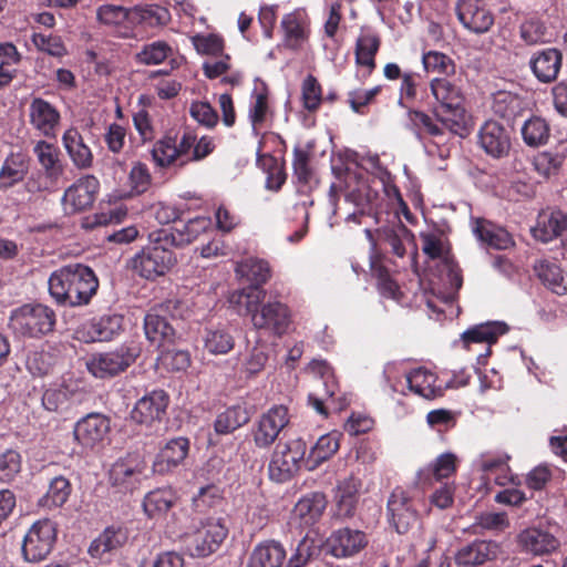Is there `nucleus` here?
I'll list each match as a JSON object with an SVG mask.
<instances>
[{
  "label": "nucleus",
  "mask_w": 567,
  "mask_h": 567,
  "mask_svg": "<svg viewBox=\"0 0 567 567\" xmlns=\"http://www.w3.org/2000/svg\"><path fill=\"white\" fill-rule=\"evenodd\" d=\"M455 12L468 32L484 34L494 25L495 17L485 0H457Z\"/></svg>",
  "instance_id": "12"
},
{
  "label": "nucleus",
  "mask_w": 567,
  "mask_h": 567,
  "mask_svg": "<svg viewBox=\"0 0 567 567\" xmlns=\"http://www.w3.org/2000/svg\"><path fill=\"white\" fill-rule=\"evenodd\" d=\"M264 298L265 290L248 288L233 292L229 302L238 307L239 315L250 316L255 329L282 336L290 324V311L280 301L261 303Z\"/></svg>",
  "instance_id": "1"
},
{
  "label": "nucleus",
  "mask_w": 567,
  "mask_h": 567,
  "mask_svg": "<svg viewBox=\"0 0 567 567\" xmlns=\"http://www.w3.org/2000/svg\"><path fill=\"white\" fill-rule=\"evenodd\" d=\"M189 441L184 436L169 440L153 463V472L164 475L174 471L186 458Z\"/></svg>",
  "instance_id": "24"
},
{
  "label": "nucleus",
  "mask_w": 567,
  "mask_h": 567,
  "mask_svg": "<svg viewBox=\"0 0 567 567\" xmlns=\"http://www.w3.org/2000/svg\"><path fill=\"white\" fill-rule=\"evenodd\" d=\"M406 125L420 141L422 140L423 133L434 137L443 134V128L439 126L430 115L417 110H408Z\"/></svg>",
  "instance_id": "50"
},
{
  "label": "nucleus",
  "mask_w": 567,
  "mask_h": 567,
  "mask_svg": "<svg viewBox=\"0 0 567 567\" xmlns=\"http://www.w3.org/2000/svg\"><path fill=\"white\" fill-rule=\"evenodd\" d=\"M56 540L55 523L45 518L32 524L23 537L21 550L28 563H39L52 551Z\"/></svg>",
  "instance_id": "9"
},
{
  "label": "nucleus",
  "mask_w": 567,
  "mask_h": 567,
  "mask_svg": "<svg viewBox=\"0 0 567 567\" xmlns=\"http://www.w3.org/2000/svg\"><path fill=\"white\" fill-rule=\"evenodd\" d=\"M509 527V519L505 512H484L475 516L472 525L473 533L480 534L484 530L503 532Z\"/></svg>",
  "instance_id": "53"
},
{
  "label": "nucleus",
  "mask_w": 567,
  "mask_h": 567,
  "mask_svg": "<svg viewBox=\"0 0 567 567\" xmlns=\"http://www.w3.org/2000/svg\"><path fill=\"white\" fill-rule=\"evenodd\" d=\"M520 132L524 142L533 147L545 144L549 137V127L546 121L538 116L526 120Z\"/></svg>",
  "instance_id": "51"
},
{
  "label": "nucleus",
  "mask_w": 567,
  "mask_h": 567,
  "mask_svg": "<svg viewBox=\"0 0 567 567\" xmlns=\"http://www.w3.org/2000/svg\"><path fill=\"white\" fill-rule=\"evenodd\" d=\"M32 43L39 51L54 58H62L68 54L66 47L59 35L33 33Z\"/></svg>",
  "instance_id": "57"
},
{
  "label": "nucleus",
  "mask_w": 567,
  "mask_h": 567,
  "mask_svg": "<svg viewBox=\"0 0 567 567\" xmlns=\"http://www.w3.org/2000/svg\"><path fill=\"white\" fill-rule=\"evenodd\" d=\"M29 123L47 138L56 136L61 114L56 106L42 97H33L28 109Z\"/></svg>",
  "instance_id": "17"
},
{
  "label": "nucleus",
  "mask_w": 567,
  "mask_h": 567,
  "mask_svg": "<svg viewBox=\"0 0 567 567\" xmlns=\"http://www.w3.org/2000/svg\"><path fill=\"white\" fill-rule=\"evenodd\" d=\"M285 34V44L297 49L306 40L305 18L301 12L295 11L286 14L281 20Z\"/></svg>",
  "instance_id": "47"
},
{
  "label": "nucleus",
  "mask_w": 567,
  "mask_h": 567,
  "mask_svg": "<svg viewBox=\"0 0 567 567\" xmlns=\"http://www.w3.org/2000/svg\"><path fill=\"white\" fill-rule=\"evenodd\" d=\"M517 544L522 551L533 556H545L555 553L560 542L551 533L529 527L517 535Z\"/></svg>",
  "instance_id": "23"
},
{
  "label": "nucleus",
  "mask_w": 567,
  "mask_h": 567,
  "mask_svg": "<svg viewBox=\"0 0 567 567\" xmlns=\"http://www.w3.org/2000/svg\"><path fill=\"white\" fill-rule=\"evenodd\" d=\"M62 143L74 166L80 169L90 168L92 166V151L84 143L82 135L76 128H68L62 136Z\"/></svg>",
  "instance_id": "32"
},
{
  "label": "nucleus",
  "mask_w": 567,
  "mask_h": 567,
  "mask_svg": "<svg viewBox=\"0 0 567 567\" xmlns=\"http://www.w3.org/2000/svg\"><path fill=\"white\" fill-rule=\"evenodd\" d=\"M204 348L212 354H226L235 346V339L226 327L207 328L203 334Z\"/></svg>",
  "instance_id": "45"
},
{
  "label": "nucleus",
  "mask_w": 567,
  "mask_h": 567,
  "mask_svg": "<svg viewBox=\"0 0 567 567\" xmlns=\"http://www.w3.org/2000/svg\"><path fill=\"white\" fill-rule=\"evenodd\" d=\"M270 348L267 343L257 341L249 350L244 363V369L249 375L259 373L269 359Z\"/></svg>",
  "instance_id": "58"
},
{
  "label": "nucleus",
  "mask_w": 567,
  "mask_h": 567,
  "mask_svg": "<svg viewBox=\"0 0 567 567\" xmlns=\"http://www.w3.org/2000/svg\"><path fill=\"white\" fill-rule=\"evenodd\" d=\"M30 169V158L22 153H11L0 168V189L7 190L25 179Z\"/></svg>",
  "instance_id": "30"
},
{
  "label": "nucleus",
  "mask_w": 567,
  "mask_h": 567,
  "mask_svg": "<svg viewBox=\"0 0 567 567\" xmlns=\"http://www.w3.org/2000/svg\"><path fill=\"white\" fill-rule=\"evenodd\" d=\"M176 495L172 489H155L150 492L143 502L145 513L150 517L165 514L175 503Z\"/></svg>",
  "instance_id": "49"
},
{
  "label": "nucleus",
  "mask_w": 567,
  "mask_h": 567,
  "mask_svg": "<svg viewBox=\"0 0 567 567\" xmlns=\"http://www.w3.org/2000/svg\"><path fill=\"white\" fill-rule=\"evenodd\" d=\"M368 540L365 534L358 529L341 528L332 533L328 544L337 558L350 557L359 553Z\"/></svg>",
  "instance_id": "25"
},
{
  "label": "nucleus",
  "mask_w": 567,
  "mask_h": 567,
  "mask_svg": "<svg viewBox=\"0 0 567 567\" xmlns=\"http://www.w3.org/2000/svg\"><path fill=\"white\" fill-rule=\"evenodd\" d=\"M327 507V498L320 492H313L301 497L295 506L293 513L301 524L313 525L322 516Z\"/></svg>",
  "instance_id": "36"
},
{
  "label": "nucleus",
  "mask_w": 567,
  "mask_h": 567,
  "mask_svg": "<svg viewBox=\"0 0 567 567\" xmlns=\"http://www.w3.org/2000/svg\"><path fill=\"white\" fill-rule=\"evenodd\" d=\"M21 470V456L14 450L0 454V481L10 482Z\"/></svg>",
  "instance_id": "63"
},
{
  "label": "nucleus",
  "mask_w": 567,
  "mask_h": 567,
  "mask_svg": "<svg viewBox=\"0 0 567 567\" xmlns=\"http://www.w3.org/2000/svg\"><path fill=\"white\" fill-rule=\"evenodd\" d=\"M169 396L164 390H153L142 396L131 411V420L137 424L152 426L161 422L166 413Z\"/></svg>",
  "instance_id": "18"
},
{
  "label": "nucleus",
  "mask_w": 567,
  "mask_h": 567,
  "mask_svg": "<svg viewBox=\"0 0 567 567\" xmlns=\"http://www.w3.org/2000/svg\"><path fill=\"white\" fill-rule=\"evenodd\" d=\"M171 54V45L158 40L144 44L141 51L136 53V61L144 65H156L164 62Z\"/></svg>",
  "instance_id": "54"
},
{
  "label": "nucleus",
  "mask_w": 567,
  "mask_h": 567,
  "mask_svg": "<svg viewBox=\"0 0 567 567\" xmlns=\"http://www.w3.org/2000/svg\"><path fill=\"white\" fill-rule=\"evenodd\" d=\"M534 270L543 284L553 292L557 295L567 292L565 277L556 262L546 259L539 260L535 264Z\"/></svg>",
  "instance_id": "43"
},
{
  "label": "nucleus",
  "mask_w": 567,
  "mask_h": 567,
  "mask_svg": "<svg viewBox=\"0 0 567 567\" xmlns=\"http://www.w3.org/2000/svg\"><path fill=\"white\" fill-rule=\"evenodd\" d=\"M422 240V250L431 259H440L443 262V269L446 271L449 280V298L454 295L462 287L463 279L458 267L449 258L447 250L443 237L435 231L422 233L420 235Z\"/></svg>",
  "instance_id": "13"
},
{
  "label": "nucleus",
  "mask_w": 567,
  "mask_h": 567,
  "mask_svg": "<svg viewBox=\"0 0 567 567\" xmlns=\"http://www.w3.org/2000/svg\"><path fill=\"white\" fill-rule=\"evenodd\" d=\"M25 367L32 375H45L52 367V357L43 350H32L27 355Z\"/></svg>",
  "instance_id": "62"
},
{
  "label": "nucleus",
  "mask_w": 567,
  "mask_h": 567,
  "mask_svg": "<svg viewBox=\"0 0 567 567\" xmlns=\"http://www.w3.org/2000/svg\"><path fill=\"white\" fill-rule=\"evenodd\" d=\"M478 144L493 158H503L511 150V137L506 128L495 121L485 122L478 132Z\"/></svg>",
  "instance_id": "20"
},
{
  "label": "nucleus",
  "mask_w": 567,
  "mask_h": 567,
  "mask_svg": "<svg viewBox=\"0 0 567 567\" xmlns=\"http://www.w3.org/2000/svg\"><path fill=\"white\" fill-rule=\"evenodd\" d=\"M567 227V217L560 210L542 213L532 228L533 237L542 243H549L559 237Z\"/></svg>",
  "instance_id": "31"
},
{
  "label": "nucleus",
  "mask_w": 567,
  "mask_h": 567,
  "mask_svg": "<svg viewBox=\"0 0 567 567\" xmlns=\"http://www.w3.org/2000/svg\"><path fill=\"white\" fill-rule=\"evenodd\" d=\"M306 452L307 444L301 439L278 443L268 466L270 478L278 483L290 480L301 463H306Z\"/></svg>",
  "instance_id": "8"
},
{
  "label": "nucleus",
  "mask_w": 567,
  "mask_h": 567,
  "mask_svg": "<svg viewBox=\"0 0 567 567\" xmlns=\"http://www.w3.org/2000/svg\"><path fill=\"white\" fill-rule=\"evenodd\" d=\"M286 558L282 545L275 540L258 544L251 551L247 567H281Z\"/></svg>",
  "instance_id": "34"
},
{
  "label": "nucleus",
  "mask_w": 567,
  "mask_h": 567,
  "mask_svg": "<svg viewBox=\"0 0 567 567\" xmlns=\"http://www.w3.org/2000/svg\"><path fill=\"white\" fill-rule=\"evenodd\" d=\"M388 520L390 526L400 535L406 534L419 519L417 512L409 494L395 488L386 504Z\"/></svg>",
  "instance_id": "14"
},
{
  "label": "nucleus",
  "mask_w": 567,
  "mask_h": 567,
  "mask_svg": "<svg viewBox=\"0 0 567 567\" xmlns=\"http://www.w3.org/2000/svg\"><path fill=\"white\" fill-rule=\"evenodd\" d=\"M49 291L62 306L87 305L99 288L93 270L82 264H72L54 271L49 278Z\"/></svg>",
  "instance_id": "2"
},
{
  "label": "nucleus",
  "mask_w": 567,
  "mask_h": 567,
  "mask_svg": "<svg viewBox=\"0 0 567 567\" xmlns=\"http://www.w3.org/2000/svg\"><path fill=\"white\" fill-rule=\"evenodd\" d=\"M289 413L285 405H275L262 413L254 423L251 434L258 449H269L289 424Z\"/></svg>",
  "instance_id": "10"
},
{
  "label": "nucleus",
  "mask_w": 567,
  "mask_h": 567,
  "mask_svg": "<svg viewBox=\"0 0 567 567\" xmlns=\"http://www.w3.org/2000/svg\"><path fill=\"white\" fill-rule=\"evenodd\" d=\"M318 546L315 539L305 536L296 548V551L289 558L286 567H303L309 559L316 554Z\"/></svg>",
  "instance_id": "64"
},
{
  "label": "nucleus",
  "mask_w": 567,
  "mask_h": 567,
  "mask_svg": "<svg viewBox=\"0 0 567 567\" xmlns=\"http://www.w3.org/2000/svg\"><path fill=\"white\" fill-rule=\"evenodd\" d=\"M140 353L141 347L136 342H126L112 351L92 354L86 361V368L95 378H112L132 365Z\"/></svg>",
  "instance_id": "7"
},
{
  "label": "nucleus",
  "mask_w": 567,
  "mask_h": 567,
  "mask_svg": "<svg viewBox=\"0 0 567 567\" xmlns=\"http://www.w3.org/2000/svg\"><path fill=\"white\" fill-rule=\"evenodd\" d=\"M271 116L272 110L269 103L268 86L262 80L256 78L248 105V120L251 124L252 132L258 135L259 131L266 126V123Z\"/></svg>",
  "instance_id": "22"
},
{
  "label": "nucleus",
  "mask_w": 567,
  "mask_h": 567,
  "mask_svg": "<svg viewBox=\"0 0 567 567\" xmlns=\"http://www.w3.org/2000/svg\"><path fill=\"white\" fill-rule=\"evenodd\" d=\"M430 90L436 102L433 110L436 120L451 132L457 133L464 123L461 87L450 78H435L430 82Z\"/></svg>",
  "instance_id": "4"
},
{
  "label": "nucleus",
  "mask_w": 567,
  "mask_h": 567,
  "mask_svg": "<svg viewBox=\"0 0 567 567\" xmlns=\"http://www.w3.org/2000/svg\"><path fill=\"white\" fill-rule=\"evenodd\" d=\"M422 64L427 73H437L450 78L455 73V63L443 52L427 51L422 54Z\"/></svg>",
  "instance_id": "52"
},
{
  "label": "nucleus",
  "mask_w": 567,
  "mask_h": 567,
  "mask_svg": "<svg viewBox=\"0 0 567 567\" xmlns=\"http://www.w3.org/2000/svg\"><path fill=\"white\" fill-rule=\"evenodd\" d=\"M123 317L104 315L86 324L85 342H103L112 340L122 330Z\"/></svg>",
  "instance_id": "33"
},
{
  "label": "nucleus",
  "mask_w": 567,
  "mask_h": 567,
  "mask_svg": "<svg viewBox=\"0 0 567 567\" xmlns=\"http://www.w3.org/2000/svg\"><path fill=\"white\" fill-rule=\"evenodd\" d=\"M60 176L50 174L44 169H38L31 173L24 182V189L29 194H38L44 192H52Z\"/></svg>",
  "instance_id": "56"
},
{
  "label": "nucleus",
  "mask_w": 567,
  "mask_h": 567,
  "mask_svg": "<svg viewBox=\"0 0 567 567\" xmlns=\"http://www.w3.org/2000/svg\"><path fill=\"white\" fill-rule=\"evenodd\" d=\"M56 317L54 311L42 303H27L12 311L10 324L22 336L39 338L53 331Z\"/></svg>",
  "instance_id": "6"
},
{
  "label": "nucleus",
  "mask_w": 567,
  "mask_h": 567,
  "mask_svg": "<svg viewBox=\"0 0 567 567\" xmlns=\"http://www.w3.org/2000/svg\"><path fill=\"white\" fill-rule=\"evenodd\" d=\"M473 233L477 240L489 248L502 250L513 245V239L505 229L485 219H476L474 221Z\"/></svg>",
  "instance_id": "35"
},
{
  "label": "nucleus",
  "mask_w": 567,
  "mask_h": 567,
  "mask_svg": "<svg viewBox=\"0 0 567 567\" xmlns=\"http://www.w3.org/2000/svg\"><path fill=\"white\" fill-rule=\"evenodd\" d=\"M175 247V233L165 228L153 230L148 234V244L132 258V268L147 280L164 276L177 261Z\"/></svg>",
  "instance_id": "3"
},
{
  "label": "nucleus",
  "mask_w": 567,
  "mask_h": 567,
  "mask_svg": "<svg viewBox=\"0 0 567 567\" xmlns=\"http://www.w3.org/2000/svg\"><path fill=\"white\" fill-rule=\"evenodd\" d=\"M194 48L199 54L217 58L223 54V39L216 34H196L192 38Z\"/></svg>",
  "instance_id": "61"
},
{
  "label": "nucleus",
  "mask_w": 567,
  "mask_h": 567,
  "mask_svg": "<svg viewBox=\"0 0 567 567\" xmlns=\"http://www.w3.org/2000/svg\"><path fill=\"white\" fill-rule=\"evenodd\" d=\"M235 271L239 277L246 278L251 284L250 288L255 289L270 278L268 262L258 258H247L237 262Z\"/></svg>",
  "instance_id": "42"
},
{
  "label": "nucleus",
  "mask_w": 567,
  "mask_h": 567,
  "mask_svg": "<svg viewBox=\"0 0 567 567\" xmlns=\"http://www.w3.org/2000/svg\"><path fill=\"white\" fill-rule=\"evenodd\" d=\"M360 485V481L353 476L338 483L334 495L338 516L350 517L353 515Z\"/></svg>",
  "instance_id": "38"
},
{
  "label": "nucleus",
  "mask_w": 567,
  "mask_h": 567,
  "mask_svg": "<svg viewBox=\"0 0 567 567\" xmlns=\"http://www.w3.org/2000/svg\"><path fill=\"white\" fill-rule=\"evenodd\" d=\"M152 158L155 165L161 168L169 167L176 163L179 164L175 141L171 137L157 141L152 148Z\"/></svg>",
  "instance_id": "55"
},
{
  "label": "nucleus",
  "mask_w": 567,
  "mask_h": 567,
  "mask_svg": "<svg viewBox=\"0 0 567 567\" xmlns=\"http://www.w3.org/2000/svg\"><path fill=\"white\" fill-rule=\"evenodd\" d=\"M528 64L538 82L549 84L558 78L563 65V54L555 48L538 50L533 53Z\"/></svg>",
  "instance_id": "21"
},
{
  "label": "nucleus",
  "mask_w": 567,
  "mask_h": 567,
  "mask_svg": "<svg viewBox=\"0 0 567 567\" xmlns=\"http://www.w3.org/2000/svg\"><path fill=\"white\" fill-rule=\"evenodd\" d=\"M340 446V433L330 432L321 435L316 444L311 447L306 465L309 470H313L324 461L333 456Z\"/></svg>",
  "instance_id": "40"
},
{
  "label": "nucleus",
  "mask_w": 567,
  "mask_h": 567,
  "mask_svg": "<svg viewBox=\"0 0 567 567\" xmlns=\"http://www.w3.org/2000/svg\"><path fill=\"white\" fill-rule=\"evenodd\" d=\"M96 19L105 25H120L126 20L131 21V9L116 4H102L96 9Z\"/></svg>",
  "instance_id": "59"
},
{
  "label": "nucleus",
  "mask_w": 567,
  "mask_h": 567,
  "mask_svg": "<svg viewBox=\"0 0 567 567\" xmlns=\"http://www.w3.org/2000/svg\"><path fill=\"white\" fill-rule=\"evenodd\" d=\"M498 545L491 540H474L461 547L455 554L458 566H480L497 557Z\"/></svg>",
  "instance_id": "27"
},
{
  "label": "nucleus",
  "mask_w": 567,
  "mask_h": 567,
  "mask_svg": "<svg viewBox=\"0 0 567 567\" xmlns=\"http://www.w3.org/2000/svg\"><path fill=\"white\" fill-rule=\"evenodd\" d=\"M178 302L168 300L167 302L154 308L144 319V331L147 340L163 352H168V347L174 342L177 321Z\"/></svg>",
  "instance_id": "5"
},
{
  "label": "nucleus",
  "mask_w": 567,
  "mask_h": 567,
  "mask_svg": "<svg viewBox=\"0 0 567 567\" xmlns=\"http://www.w3.org/2000/svg\"><path fill=\"white\" fill-rule=\"evenodd\" d=\"M249 419V412L245 406L235 405L217 415L214 427L218 434H229L245 425Z\"/></svg>",
  "instance_id": "46"
},
{
  "label": "nucleus",
  "mask_w": 567,
  "mask_h": 567,
  "mask_svg": "<svg viewBox=\"0 0 567 567\" xmlns=\"http://www.w3.org/2000/svg\"><path fill=\"white\" fill-rule=\"evenodd\" d=\"M228 534L223 518L208 517L200 523L192 540V555L205 557L216 551Z\"/></svg>",
  "instance_id": "15"
},
{
  "label": "nucleus",
  "mask_w": 567,
  "mask_h": 567,
  "mask_svg": "<svg viewBox=\"0 0 567 567\" xmlns=\"http://www.w3.org/2000/svg\"><path fill=\"white\" fill-rule=\"evenodd\" d=\"M148 477L146 462L140 455H127L117 460L109 472V480L118 492H128Z\"/></svg>",
  "instance_id": "11"
},
{
  "label": "nucleus",
  "mask_w": 567,
  "mask_h": 567,
  "mask_svg": "<svg viewBox=\"0 0 567 567\" xmlns=\"http://www.w3.org/2000/svg\"><path fill=\"white\" fill-rule=\"evenodd\" d=\"M404 377L409 391L423 399L433 400L443 395L444 389L437 383V377L425 368L413 369Z\"/></svg>",
  "instance_id": "26"
},
{
  "label": "nucleus",
  "mask_w": 567,
  "mask_h": 567,
  "mask_svg": "<svg viewBox=\"0 0 567 567\" xmlns=\"http://www.w3.org/2000/svg\"><path fill=\"white\" fill-rule=\"evenodd\" d=\"M126 540L122 528L106 527L90 545L89 554L93 558L103 559L105 555L117 550Z\"/></svg>",
  "instance_id": "39"
},
{
  "label": "nucleus",
  "mask_w": 567,
  "mask_h": 567,
  "mask_svg": "<svg viewBox=\"0 0 567 567\" xmlns=\"http://www.w3.org/2000/svg\"><path fill=\"white\" fill-rule=\"evenodd\" d=\"M506 332V324L503 322H486L476 324L462 333V341L466 348L472 343H495L501 334ZM489 354V347L484 353L478 354V363H484V359Z\"/></svg>",
  "instance_id": "28"
},
{
  "label": "nucleus",
  "mask_w": 567,
  "mask_h": 567,
  "mask_svg": "<svg viewBox=\"0 0 567 567\" xmlns=\"http://www.w3.org/2000/svg\"><path fill=\"white\" fill-rule=\"evenodd\" d=\"M33 154L42 169L62 176L64 168L60 158L61 153L54 144L40 140L33 146Z\"/></svg>",
  "instance_id": "44"
},
{
  "label": "nucleus",
  "mask_w": 567,
  "mask_h": 567,
  "mask_svg": "<svg viewBox=\"0 0 567 567\" xmlns=\"http://www.w3.org/2000/svg\"><path fill=\"white\" fill-rule=\"evenodd\" d=\"M383 235L384 241L393 255L403 258L409 251L411 254V264H415L416 246L414 235L406 226L399 223L384 229Z\"/></svg>",
  "instance_id": "29"
},
{
  "label": "nucleus",
  "mask_w": 567,
  "mask_h": 567,
  "mask_svg": "<svg viewBox=\"0 0 567 567\" xmlns=\"http://www.w3.org/2000/svg\"><path fill=\"white\" fill-rule=\"evenodd\" d=\"M171 21L167 8L156 3L137 4L131 9V22L147 28L164 27Z\"/></svg>",
  "instance_id": "37"
},
{
  "label": "nucleus",
  "mask_w": 567,
  "mask_h": 567,
  "mask_svg": "<svg viewBox=\"0 0 567 567\" xmlns=\"http://www.w3.org/2000/svg\"><path fill=\"white\" fill-rule=\"evenodd\" d=\"M210 225V220L206 217H196L188 220L186 224L182 226V228H177L176 240L177 246L189 244L195 240L203 231H205Z\"/></svg>",
  "instance_id": "60"
},
{
  "label": "nucleus",
  "mask_w": 567,
  "mask_h": 567,
  "mask_svg": "<svg viewBox=\"0 0 567 567\" xmlns=\"http://www.w3.org/2000/svg\"><path fill=\"white\" fill-rule=\"evenodd\" d=\"M71 491V483L66 477L55 476L50 481L48 492L40 499V504L49 508L61 507L69 499Z\"/></svg>",
  "instance_id": "48"
},
{
  "label": "nucleus",
  "mask_w": 567,
  "mask_h": 567,
  "mask_svg": "<svg viewBox=\"0 0 567 567\" xmlns=\"http://www.w3.org/2000/svg\"><path fill=\"white\" fill-rule=\"evenodd\" d=\"M111 430V421L101 413H90L80 419L73 429L74 439L84 449L102 444Z\"/></svg>",
  "instance_id": "16"
},
{
  "label": "nucleus",
  "mask_w": 567,
  "mask_h": 567,
  "mask_svg": "<svg viewBox=\"0 0 567 567\" xmlns=\"http://www.w3.org/2000/svg\"><path fill=\"white\" fill-rule=\"evenodd\" d=\"M100 183L96 177L87 175L71 185L62 197L66 212L84 210L92 206L97 194Z\"/></svg>",
  "instance_id": "19"
},
{
  "label": "nucleus",
  "mask_w": 567,
  "mask_h": 567,
  "mask_svg": "<svg viewBox=\"0 0 567 567\" xmlns=\"http://www.w3.org/2000/svg\"><path fill=\"white\" fill-rule=\"evenodd\" d=\"M380 47V38L371 30H362L355 43V62L365 66L368 74L375 68L374 56Z\"/></svg>",
  "instance_id": "41"
}]
</instances>
